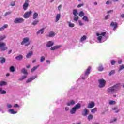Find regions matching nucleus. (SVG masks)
<instances>
[{
	"mask_svg": "<svg viewBox=\"0 0 124 124\" xmlns=\"http://www.w3.org/2000/svg\"><path fill=\"white\" fill-rule=\"evenodd\" d=\"M45 61V57L44 56H42L41 57V59H40V62H43Z\"/></svg>",
	"mask_w": 124,
	"mask_h": 124,
	"instance_id": "c03bdc74",
	"label": "nucleus"
},
{
	"mask_svg": "<svg viewBox=\"0 0 124 124\" xmlns=\"http://www.w3.org/2000/svg\"><path fill=\"white\" fill-rule=\"evenodd\" d=\"M93 116L92 114H90L88 116V121H92V120H93Z\"/></svg>",
	"mask_w": 124,
	"mask_h": 124,
	"instance_id": "c756f323",
	"label": "nucleus"
},
{
	"mask_svg": "<svg viewBox=\"0 0 124 124\" xmlns=\"http://www.w3.org/2000/svg\"><path fill=\"white\" fill-rule=\"evenodd\" d=\"M111 12H113V10H109V11H108L107 12V13L109 14V13H111Z\"/></svg>",
	"mask_w": 124,
	"mask_h": 124,
	"instance_id": "0e129e2a",
	"label": "nucleus"
},
{
	"mask_svg": "<svg viewBox=\"0 0 124 124\" xmlns=\"http://www.w3.org/2000/svg\"><path fill=\"white\" fill-rule=\"evenodd\" d=\"M91 69H92V67H91V66H89L85 72V76H89V74L91 73Z\"/></svg>",
	"mask_w": 124,
	"mask_h": 124,
	"instance_id": "9d476101",
	"label": "nucleus"
},
{
	"mask_svg": "<svg viewBox=\"0 0 124 124\" xmlns=\"http://www.w3.org/2000/svg\"><path fill=\"white\" fill-rule=\"evenodd\" d=\"M27 68H30V67H31V65H28L26 66Z\"/></svg>",
	"mask_w": 124,
	"mask_h": 124,
	"instance_id": "774afa93",
	"label": "nucleus"
},
{
	"mask_svg": "<svg viewBox=\"0 0 124 124\" xmlns=\"http://www.w3.org/2000/svg\"><path fill=\"white\" fill-rule=\"evenodd\" d=\"M33 55L32 51L29 52L26 55V58H31V56Z\"/></svg>",
	"mask_w": 124,
	"mask_h": 124,
	"instance_id": "aec40b11",
	"label": "nucleus"
},
{
	"mask_svg": "<svg viewBox=\"0 0 124 124\" xmlns=\"http://www.w3.org/2000/svg\"><path fill=\"white\" fill-rule=\"evenodd\" d=\"M53 45H54V42L52 41H48L46 44V46L48 48L50 47H52V46H53Z\"/></svg>",
	"mask_w": 124,
	"mask_h": 124,
	"instance_id": "ddd939ff",
	"label": "nucleus"
},
{
	"mask_svg": "<svg viewBox=\"0 0 124 124\" xmlns=\"http://www.w3.org/2000/svg\"><path fill=\"white\" fill-rule=\"evenodd\" d=\"M82 20H83V21H86V22H89V19H88V17H87V16H83Z\"/></svg>",
	"mask_w": 124,
	"mask_h": 124,
	"instance_id": "ea45409f",
	"label": "nucleus"
},
{
	"mask_svg": "<svg viewBox=\"0 0 124 124\" xmlns=\"http://www.w3.org/2000/svg\"><path fill=\"white\" fill-rule=\"evenodd\" d=\"M28 2H29V0H26L25 2L23 5V9L25 11L27 10V9H28V7H29V4Z\"/></svg>",
	"mask_w": 124,
	"mask_h": 124,
	"instance_id": "6e6552de",
	"label": "nucleus"
},
{
	"mask_svg": "<svg viewBox=\"0 0 124 124\" xmlns=\"http://www.w3.org/2000/svg\"><path fill=\"white\" fill-rule=\"evenodd\" d=\"M109 3H110V1H107L106 2V4L108 5V4H109Z\"/></svg>",
	"mask_w": 124,
	"mask_h": 124,
	"instance_id": "338daca9",
	"label": "nucleus"
},
{
	"mask_svg": "<svg viewBox=\"0 0 124 124\" xmlns=\"http://www.w3.org/2000/svg\"><path fill=\"white\" fill-rule=\"evenodd\" d=\"M73 14L74 15V16H77V15H78V12H77V10H74L73 12Z\"/></svg>",
	"mask_w": 124,
	"mask_h": 124,
	"instance_id": "72a5a7b5",
	"label": "nucleus"
},
{
	"mask_svg": "<svg viewBox=\"0 0 124 124\" xmlns=\"http://www.w3.org/2000/svg\"><path fill=\"white\" fill-rule=\"evenodd\" d=\"M8 25L7 24L4 25L2 27L0 28V31L4 30V29H7Z\"/></svg>",
	"mask_w": 124,
	"mask_h": 124,
	"instance_id": "a211bd4d",
	"label": "nucleus"
},
{
	"mask_svg": "<svg viewBox=\"0 0 124 124\" xmlns=\"http://www.w3.org/2000/svg\"><path fill=\"white\" fill-rule=\"evenodd\" d=\"M38 22H39V21L38 20H36V21H34L32 23V25H33V26H35V25H37V24H38Z\"/></svg>",
	"mask_w": 124,
	"mask_h": 124,
	"instance_id": "a19ab883",
	"label": "nucleus"
},
{
	"mask_svg": "<svg viewBox=\"0 0 124 124\" xmlns=\"http://www.w3.org/2000/svg\"><path fill=\"white\" fill-rule=\"evenodd\" d=\"M8 108H11V107H12V105H10V104H8L7 105Z\"/></svg>",
	"mask_w": 124,
	"mask_h": 124,
	"instance_id": "13d9d810",
	"label": "nucleus"
},
{
	"mask_svg": "<svg viewBox=\"0 0 124 124\" xmlns=\"http://www.w3.org/2000/svg\"><path fill=\"white\" fill-rule=\"evenodd\" d=\"M21 72L22 73H23V74H28V71L25 68H23L21 70Z\"/></svg>",
	"mask_w": 124,
	"mask_h": 124,
	"instance_id": "7c9ffc66",
	"label": "nucleus"
},
{
	"mask_svg": "<svg viewBox=\"0 0 124 124\" xmlns=\"http://www.w3.org/2000/svg\"><path fill=\"white\" fill-rule=\"evenodd\" d=\"M116 101H109V104L110 105H112V104H116Z\"/></svg>",
	"mask_w": 124,
	"mask_h": 124,
	"instance_id": "de8ad7c7",
	"label": "nucleus"
},
{
	"mask_svg": "<svg viewBox=\"0 0 124 124\" xmlns=\"http://www.w3.org/2000/svg\"><path fill=\"white\" fill-rule=\"evenodd\" d=\"M111 64L112 65H115V64H116V61H115L114 60H111Z\"/></svg>",
	"mask_w": 124,
	"mask_h": 124,
	"instance_id": "8fccbe9b",
	"label": "nucleus"
},
{
	"mask_svg": "<svg viewBox=\"0 0 124 124\" xmlns=\"http://www.w3.org/2000/svg\"><path fill=\"white\" fill-rule=\"evenodd\" d=\"M110 27H113V30L115 31L118 28V23L112 22L110 23Z\"/></svg>",
	"mask_w": 124,
	"mask_h": 124,
	"instance_id": "1a4fd4ad",
	"label": "nucleus"
},
{
	"mask_svg": "<svg viewBox=\"0 0 124 124\" xmlns=\"http://www.w3.org/2000/svg\"><path fill=\"white\" fill-rule=\"evenodd\" d=\"M120 17H121V18H124V14H122V15L120 16Z\"/></svg>",
	"mask_w": 124,
	"mask_h": 124,
	"instance_id": "e2e57ef3",
	"label": "nucleus"
},
{
	"mask_svg": "<svg viewBox=\"0 0 124 124\" xmlns=\"http://www.w3.org/2000/svg\"><path fill=\"white\" fill-rule=\"evenodd\" d=\"M83 5H84V4H80L78 5V7L79 8L80 7H82V6H83Z\"/></svg>",
	"mask_w": 124,
	"mask_h": 124,
	"instance_id": "864d4df0",
	"label": "nucleus"
},
{
	"mask_svg": "<svg viewBox=\"0 0 124 124\" xmlns=\"http://www.w3.org/2000/svg\"><path fill=\"white\" fill-rule=\"evenodd\" d=\"M103 69H104V68H103V66L102 65H100L98 67V71H103Z\"/></svg>",
	"mask_w": 124,
	"mask_h": 124,
	"instance_id": "e433bc0d",
	"label": "nucleus"
},
{
	"mask_svg": "<svg viewBox=\"0 0 124 124\" xmlns=\"http://www.w3.org/2000/svg\"><path fill=\"white\" fill-rule=\"evenodd\" d=\"M78 22H79V25L80 26H83V25H84V24L82 23V22L81 21V20H79Z\"/></svg>",
	"mask_w": 124,
	"mask_h": 124,
	"instance_id": "6e6d98bb",
	"label": "nucleus"
},
{
	"mask_svg": "<svg viewBox=\"0 0 124 124\" xmlns=\"http://www.w3.org/2000/svg\"><path fill=\"white\" fill-rule=\"evenodd\" d=\"M74 104H75V102L73 100H71L70 103H67V106H70V105H73Z\"/></svg>",
	"mask_w": 124,
	"mask_h": 124,
	"instance_id": "b1692460",
	"label": "nucleus"
},
{
	"mask_svg": "<svg viewBox=\"0 0 124 124\" xmlns=\"http://www.w3.org/2000/svg\"><path fill=\"white\" fill-rule=\"evenodd\" d=\"M0 62L1 63H4L5 62H6V60L5 59V58H4V57H0Z\"/></svg>",
	"mask_w": 124,
	"mask_h": 124,
	"instance_id": "4be33fe9",
	"label": "nucleus"
},
{
	"mask_svg": "<svg viewBox=\"0 0 124 124\" xmlns=\"http://www.w3.org/2000/svg\"><path fill=\"white\" fill-rule=\"evenodd\" d=\"M10 71H11V72H14V71H15V68L13 66H11L10 67Z\"/></svg>",
	"mask_w": 124,
	"mask_h": 124,
	"instance_id": "473e14b6",
	"label": "nucleus"
},
{
	"mask_svg": "<svg viewBox=\"0 0 124 124\" xmlns=\"http://www.w3.org/2000/svg\"><path fill=\"white\" fill-rule=\"evenodd\" d=\"M24 22V19L23 18H16L14 20L15 24H20Z\"/></svg>",
	"mask_w": 124,
	"mask_h": 124,
	"instance_id": "0eeeda50",
	"label": "nucleus"
},
{
	"mask_svg": "<svg viewBox=\"0 0 124 124\" xmlns=\"http://www.w3.org/2000/svg\"><path fill=\"white\" fill-rule=\"evenodd\" d=\"M99 82V88H104L105 87V84H106V81L105 80L101 78L98 80Z\"/></svg>",
	"mask_w": 124,
	"mask_h": 124,
	"instance_id": "7ed1b4c3",
	"label": "nucleus"
},
{
	"mask_svg": "<svg viewBox=\"0 0 124 124\" xmlns=\"http://www.w3.org/2000/svg\"><path fill=\"white\" fill-rule=\"evenodd\" d=\"M56 35V33H55V32L51 31L50 32H49V35H48V37H54V36H55Z\"/></svg>",
	"mask_w": 124,
	"mask_h": 124,
	"instance_id": "412c9836",
	"label": "nucleus"
},
{
	"mask_svg": "<svg viewBox=\"0 0 124 124\" xmlns=\"http://www.w3.org/2000/svg\"><path fill=\"white\" fill-rule=\"evenodd\" d=\"M85 15V14H84V12L83 11H81L79 14V17H83Z\"/></svg>",
	"mask_w": 124,
	"mask_h": 124,
	"instance_id": "79ce46f5",
	"label": "nucleus"
},
{
	"mask_svg": "<svg viewBox=\"0 0 124 124\" xmlns=\"http://www.w3.org/2000/svg\"><path fill=\"white\" fill-rule=\"evenodd\" d=\"M109 17H110V15H107V16H105V19L106 20H108L109 19Z\"/></svg>",
	"mask_w": 124,
	"mask_h": 124,
	"instance_id": "603ef678",
	"label": "nucleus"
},
{
	"mask_svg": "<svg viewBox=\"0 0 124 124\" xmlns=\"http://www.w3.org/2000/svg\"><path fill=\"white\" fill-rule=\"evenodd\" d=\"M14 107H15V108H19L20 106H19V105H18L17 104H15L14 106Z\"/></svg>",
	"mask_w": 124,
	"mask_h": 124,
	"instance_id": "3c124183",
	"label": "nucleus"
},
{
	"mask_svg": "<svg viewBox=\"0 0 124 124\" xmlns=\"http://www.w3.org/2000/svg\"><path fill=\"white\" fill-rule=\"evenodd\" d=\"M114 73H115V70H112L108 74V75H109V76H111V75H113V74H114Z\"/></svg>",
	"mask_w": 124,
	"mask_h": 124,
	"instance_id": "09e8293b",
	"label": "nucleus"
},
{
	"mask_svg": "<svg viewBox=\"0 0 124 124\" xmlns=\"http://www.w3.org/2000/svg\"><path fill=\"white\" fill-rule=\"evenodd\" d=\"M5 35H2L0 36V41H1L5 38Z\"/></svg>",
	"mask_w": 124,
	"mask_h": 124,
	"instance_id": "37998d69",
	"label": "nucleus"
},
{
	"mask_svg": "<svg viewBox=\"0 0 124 124\" xmlns=\"http://www.w3.org/2000/svg\"><path fill=\"white\" fill-rule=\"evenodd\" d=\"M36 76H34L33 77H31V78H29L27 81H26V83H30L31 82V81H33V80H34L35 79H36Z\"/></svg>",
	"mask_w": 124,
	"mask_h": 124,
	"instance_id": "9b49d317",
	"label": "nucleus"
},
{
	"mask_svg": "<svg viewBox=\"0 0 124 124\" xmlns=\"http://www.w3.org/2000/svg\"><path fill=\"white\" fill-rule=\"evenodd\" d=\"M83 111H84V112L82 113V116H87V115H88V114H89V113H90V111H89V110L87 109H84Z\"/></svg>",
	"mask_w": 124,
	"mask_h": 124,
	"instance_id": "4468645a",
	"label": "nucleus"
},
{
	"mask_svg": "<svg viewBox=\"0 0 124 124\" xmlns=\"http://www.w3.org/2000/svg\"><path fill=\"white\" fill-rule=\"evenodd\" d=\"M27 78V75H25V76H23L22 77V78L24 80V79H26Z\"/></svg>",
	"mask_w": 124,
	"mask_h": 124,
	"instance_id": "052dcab7",
	"label": "nucleus"
},
{
	"mask_svg": "<svg viewBox=\"0 0 124 124\" xmlns=\"http://www.w3.org/2000/svg\"><path fill=\"white\" fill-rule=\"evenodd\" d=\"M29 41H30V38H29V37H25L23 38V40L21 43V45H24V44H25V46H29V45L31 44Z\"/></svg>",
	"mask_w": 124,
	"mask_h": 124,
	"instance_id": "f03ea898",
	"label": "nucleus"
},
{
	"mask_svg": "<svg viewBox=\"0 0 124 124\" xmlns=\"http://www.w3.org/2000/svg\"><path fill=\"white\" fill-rule=\"evenodd\" d=\"M0 92L1 93V94H5L6 93V91L2 90V88H1V91Z\"/></svg>",
	"mask_w": 124,
	"mask_h": 124,
	"instance_id": "a18cd8bd",
	"label": "nucleus"
},
{
	"mask_svg": "<svg viewBox=\"0 0 124 124\" xmlns=\"http://www.w3.org/2000/svg\"><path fill=\"white\" fill-rule=\"evenodd\" d=\"M96 34L97 36H98L97 37V40H98V41H99L100 42H101V41L102 40V36H105V35H106V32H102V33H101L100 34L99 33L96 32Z\"/></svg>",
	"mask_w": 124,
	"mask_h": 124,
	"instance_id": "20e7f679",
	"label": "nucleus"
},
{
	"mask_svg": "<svg viewBox=\"0 0 124 124\" xmlns=\"http://www.w3.org/2000/svg\"><path fill=\"white\" fill-rule=\"evenodd\" d=\"M31 13H32V11H31L26 12L23 15L24 18H25V19L30 18V17L31 16Z\"/></svg>",
	"mask_w": 124,
	"mask_h": 124,
	"instance_id": "423d86ee",
	"label": "nucleus"
},
{
	"mask_svg": "<svg viewBox=\"0 0 124 124\" xmlns=\"http://www.w3.org/2000/svg\"><path fill=\"white\" fill-rule=\"evenodd\" d=\"M112 110L113 111H115V110H116V111H115V113H119L120 112V110L118 109V107H115L114 108H112Z\"/></svg>",
	"mask_w": 124,
	"mask_h": 124,
	"instance_id": "c85d7f7f",
	"label": "nucleus"
},
{
	"mask_svg": "<svg viewBox=\"0 0 124 124\" xmlns=\"http://www.w3.org/2000/svg\"><path fill=\"white\" fill-rule=\"evenodd\" d=\"M9 14H10V12H7L5 13V14H4V16H7V15H9Z\"/></svg>",
	"mask_w": 124,
	"mask_h": 124,
	"instance_id": "5fc2aeb1",
	"label": "nucleus"
},
{
	"mask_svg": "<svg viewBox=\"0 0 124 124\" xmlns=\"http://www.w3.org/2000/svg\"><path fill=\"white\" fill-rule=\"evenodd\" d=\"M61 19V14H58L56 16V22H58Z\"/></svg>",
	"mask_w": 124,
	"mask_h": 124,
	"instance_id": "5701e85b",
	"label": "nucleus"
},
{
	"mask_svg": "<svg viewBox=\"0 0 124 124\" xmlns=\"http://www.w3.org/2000/svg\"><path fill=\"white\" fill-rule=\"evenodd\" d=\"M122 62V60H120L118 61V63L119 64H121Z\"/></svg>",
	"mask_w": 124,
	"mask_h": 124,
	"instance_id": "680f3d73",
	"label": "nucleus"
},
{
	"mask_svg": "<svg viewBox=\"0 0 124 124\" xmlns=\"http://www.w3.org/2000/svg\"><path fill=\"white\" fill-rule=\"evenodd\" d=\"M68 24V26L70 28H73V27H74L75 24L74 23H71L70 22H67Z\"/></svg>",
	"mask_w": 124,
	"mask_h": 124,
	"instance_id": "2f4dec72",
	"label": "nucleus"
},
{
	"mask_svg": "<svg viewBox=\"0 0 124 124\" xmlns=\"http://www.w3.org/2000/svg\"><path fill=\"white\" fill-rule=\"evenodd\" d=\"M74 20L76 21L77 22V21H78V20H79V16H74Z\"/></svg>",
	"mask_w": 124,
	"mask_h": 124,
	"instance_id": "58836bf2",
	"label": "nucleus"
},
{
	"mask_svg": "<svg viewBox=\"0 0 124 124\" xmlns=\"http://www.w3.org/2000/svg\"><path fill=\"white\" fill-rule=\"evenodd\" d=\"M11 6H15V2L11 3Z\"/></svg>",
	"mask_w": 124,
	"mask_h": 124,
	"instance_id": "bf43d9fd",
	"label": "nucleus"
},
{
	"mask_svg": "<svg viewBox=\"0 0 124 124\" xmlns=\"http://www.w3.org/2000/svg\"><path fill=\"white\" fill-rule=\"evenodd\" d=\"M36 33L37 34H39V33H41V34H43V33H44V28L39 30Z\"/></svg>",
	"mask_w": 124,
	"mask_h": 124,
	"instance_id": "f3484780",
	"label": "nucleus"
},
{
	"mask_svg": "<svg viewBox=\"0 0 124 124\" xmlns=\"http://www.w3.org/2000/svg\"><path fill=\"white\" fill-rule=\"evenodd\" d=\"M95 104H94V102H91L88 105L87 108H93V107L95 106Z\"/></svg>",
	"mask_w": 124,
	"mask_h": 124,
	"instance_id": "f8f14e48",
	"label": "nucleus"
},
{
	"mask_svg": "<svg viewBox=\"0 0 124 124\" xmlns=\"http://www.w3.org/2000/svg\"><path fill=\"white\" fill-rule=\"evenodd\" d=\"M86 39H87V36L84 35L81 38L80 40L81 41H84V40H86Z\"/></svg>",
	"mask_w": 124,
	"mask_h": 124,
	"instance_id": "4c0bfd02",
	"label": "nucleus"
},
{
	"mask_svg": "<svg viewBox=\"0 0 124 124\" xmlns=\"http://www.w3.org/2000/svg\"><path fill=\"white\" fill-rule=\"evenodd\" d=\"M121 87V84L118 83L114 85L112 87H109L108 89V93H116L117 91H119V89Z\"/></svg>",
	"mask_w": 124,
	"mask_h": 124,
	"instance_id": "f257e3e1",
	"label": "nucleus"
},
{
	"mask_svg": "<svg viewBox=\"0 0 124 124\" xmlns=\"http://www.w3.org/2000/svg\"><path fill=\"white\" fill-rule=\"evenodd\" d=\"M5 85H6V82L3 81L0 82V86H5Z\"/></svg>",
	"mask_w": 124,
	"mask_h": 124,
	"instance_id": "c9c22d12",
	"label": "nucleus"
},
{
	"mask_svg": "<svg viewBox=\"0 0 124 124\" xmlns=\"http://www.w3.org/2000/svg\"><path fill=\"white\" fill-rule=\"evenodd\" d=\"M33 19H35L38 17V14L36 12L34 13L33 15Z\"/></svg>",
	"mask_w": 124,
	"mask_h": 124,
	"instance_id": "cd10ccee",
	"label": "nucleus"
},
{
	"mask_svg": "<svg viewBox=\"0 0 124 124\" xmlns=\"http://www.w3.org/2000/svg\"><path fill=\"white\" fill-rule=\"evenodd\" d=\"M61 47V46H55L52 47H51L50 50L52 51H54L55 50H57V49H59V48Z\"/></svg>",
	"mask_w": 124,
	"mask_h": 124,
	"instance_id": "2eb2a0df",
	"label": "nucleus"
},
{
	"mask_svg": "<svg viewBox=\"0 0 124 124\" xmlns=\"http://www.w3.org/2000/svg\"><path fill=\"white\" fill-rule=\"evenodd\" d=\"M39 67V65H38L36 66L33 67V68L31 69V72H33L34 71H35V69H37V68H38Z\"/></svg>",
	"mask_w": 124,
	"mask_h": 124,
	"instance_id": "bb28decb",
	"label": "nucleus"
},
{
	"mask_svg": "<svg viewBox=\"0 0 124 124\" xmlns=\"http://www.w3.org/2000/svg\"><path fill=\"white\" fill-rule=\"evenodd\" d=\"M69 109V108H65V111H66V112H67V111H68V109Z\"/></svg>",
	"mask_w": 124,
	"mask_h": 124,
	"instance_id": "69168bd1",
	"label": "nucleus"
},
{
	"mask_svg": "<svg viewBox=\"0 0 124 124\" xmlns=\"http://www.w3.org/2000/svg\"><path fill=\"white\" fill-rule=\"evenodd\" d=\"M61 9H62V5H60L58 6V10L60 11Z\"/></svg>",
	"mask_w": 124,
	"mask_h": 124,
	"instance_id": "4d7b16f0",
	"label": "nucleus"
},
{
	"mask_svg": "<svg viewBox=\"0 0 124 124\" xmlns=\"http://www.w3.org/2000/svg\"><path fill=\"white\" fill-rule=\"evenodd\" d=\"M9 112H11V114H17V111H15L14 109H9Z\"/></svg>",
	"mask_w": 124,
	"mask_h": 124,
	"instance_id": "f704fd0d",
	"label": "nucleus"
},
{
	"mask_svg": "<svg viewBox=\"0 0 124 124\" xmlns=\"http://www.w3.org/2000/svg\"><path fill=\"white\" fill-rule=\"evenodd\" d=\"M76 109H75V108L73 107L70 110V112L71 114H75L76 112Z\"/></svg>",
	"mask_w": 124,
	"mask_h": 124,
	"instance_id": "393cba45",
	"label": "nucleus"
},
{
	"mask_svg": "<svg viewBox=\"0 0 124 124\" xmlns=\"http://www.w3.org/2000/svg\"><path fill=\"white\" fill-rule=\"evenodd\" d=\"M16 59L17 61H21V60H23V55H20L16 57Z\"/></svg>",
	"mask_w": 124,
	"mask_h": 124,
	"instance_id": "6ab92c4d",
	"label": "nucleus"
},
{
	"mask_svg": "<svg viewBox=\"0 0 124 124\" xmlns=\"http://www.w3.org/2000/svg\"><path fill=\"white\" fill-rule=\"evenodd\" d=\"M124 64H123L120 66L119 71H121V70H123V69H124Z\"/></svg>",
	"mask_w": 124,
	"mask_h": 124,
	"instance_id": "49530a36",
	"label": "nucleus"
},
{
	"mask_svg": "<svg viewBox=\"0 0 124 124\" xmlns=\"http://www.w3.org/2000/svg\"><path fill=\"white\" fill-rule=\"evenodd\" d=\"M74 108H75V109L78 110V109H80V108H81V104L79 103H78L74 107Z\"/></svg>",
	"mask_w": 124,
	"mask_h": 124,
	"instance_id": "dca6fc26",
	"label": "nucleus"
},
{
	"mask_svg": "<svg viewBox=\"0 0 124 124\" xmlns=\"http://www.w3.org/2000/svg\"><path fill=\"white\" fill-rule=\"evenodd\" d=\"M6 44L5 43H0V49L1 51L7 50V47H5Z\"/></svg>",
	"mask_w": 124,
	"mask_h": 124,
	"instance_id": "39448f33",
	"label": "nucleus"
},
{
	"mask_svg": "<svg viewBox=\"0 0 124 124\" xmlns=\"http://www.w3.org/2000/svg\"><path fill=\"white\" fill-rule=\"evenodd\" d=\"M97 108H94L92 109H91V113H92L93 114H94V113H95V112H97Z\"/></svg>",
	"mask_w": 124,
	"mask_h": 124,
	"instance_id": "a878e982",
	"label": "nucleus"
}]
</instances>
